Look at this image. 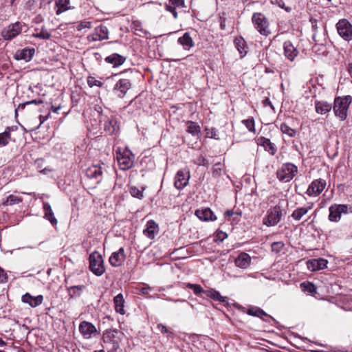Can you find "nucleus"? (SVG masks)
<instances>
[{"label":"nucleus","instance_id":"nucleus-1","mask_svg":"<svg viewBox=\"0 0 352 352\" xmlns=\"http://www.w3.org/2000/svg\"><path fill=\"white\" fill-rule=\"evenodd\" d=\"M351 102L352 97L351 96L336 98L333 105L335 116L340 118V120H345L347 117V111Z\"/></svg>","mask_w":352,"mask_h":352},{"label":"nucleus","instance_id":"nucleus-2","mask_svg":"<svg viewBox=\"0 0 352 352\" xmlns=\"http://www.w3.org/2000/svg\"><path fill=\"white\" fill-rule=\"evenodd\" d=\"M89 270L97 276H102L105 272L104 261L101 254L98 252H92L89 257Z\"/></svg>","mask_w":352,"mask_h":352},{"label":"nucleus","instance_id":"nucleus-3","mask_svg":"<svg viewBox=\"0 0 352 352\" xmlns=\"http://www.w3.org/2000/svg\"><path fill=\"white\" fill-rule=\"evenodd\" d=\"M298 168L292 163L283 164L277 170V178L283 182L291 181L297 173Z\"/></svg>","mask_w":352,"mask_h":352},{"label":"nucleus","instance_id":"nucleus-4","mask_svg":"<svg viewBox=\"0 0 352 352\" xmlns=\"http://www.w3.org/2000/svg\"><path fill=\"white\" fill-rule=\"evenodd\" d=\"M254 28L263 36H267L271 34L269 22L265 16L259 12L254 13L252 17Z\"/></svg>","mask_w":352,"mask_h":352},{"label":"nucleus","instance_id":"nucleus-5","mask_svg":"<svg viewBox=\"0 0 352 352\" xmlns=\"http://www.w3.org/2000/svg\"><path fill=\"white\" fill-rule=\"evenodd\" d=\"M116 158L122 170H128L133 166L134 155L130 150L124 148L122 151L119 148L116 151Z\"/></svg>","mask_w":352,"mask_h":352},{"label":"nucleus","instance_id":"nucleus-6","mask_svg":"<svg viewBox=\"0 0 352 352\" xmlns=\"http://www.w3.org/2000/svg\"><path fill=\"white\" fill-rule=\"evenodd\" d=\"M283 216V210L280 206H275L267 211V214L263 218V223L268 227L277 225Z\"/></svg>","mask_w":352,"mask_h":352},{"label":"nucleus","instance_id":"nucleus-7","mask_svg":"<svg viewBox=\"0 0 352 352\" xmlns=\"http://www.w3.org/2000/svg\"><path fill=\"white\" fill-rule=\"evenodd\" d=\"M338 34L345 41L352 40V24L345 19H340L336 23Z\"/></svg>","mask_w":352,"mask_h":352},{"label":"nucleus","instance_id":"nucleus-8","mask_svg":"<svg viewBox=\"0 0 352 352\" xmlns=\"http://www.w3.org/2000/svg\"><path fill=\"white\" fill-rule=\"evenodd\" d=\"M131 87L132 84L130 80L122 78L116 82L113 88V92L117 97L123 98Z\"/></svg>","mask_w":352,"mask_h":352},{"label":"nucleus","instance_id":"nucleus-9","mask_svg":"<svg viewBox=\"0 0 352 352\" xmlns=\"http://www.w3.org/2000/svg\"><path fill=\"white\" fill-rule=\"evenodd\" d=\"M104 130L109 135L116 134L119 131V125L116 118L113 116H105L104 118Z\"/></svg>","mask_w":352,"mask_h":352},{"label":"nucleus","instance_id":"nucleus-10","mask_svg":"<svg viewBox=\"0 0 352 352\" xmlns=\"http://www.w3.org/2000/svg\"><path fill=\"white\" fill-rule=\"evenodd\" d=\"M22 25L19 22L11 24L4 28L1 32L2 36L6 40H10L16 37L21 31Z\"/></svg>","mask_w":352,"mask_h":352},{"label":"nucleus","instance_id":"nucleus-11","mask_svg":"<svg viewBox=\"0 0 352 352\" xmlns=\"http://www.w3.org/2000/svg\"><path fill=\"white\" fill-rule=\"evenodd\" d=\"M79 331L85 339H90L97 333L96 327L91 322L82 321L79 324Z\"/></svg>","mask_w":352,"mask_h":352},{"label":"nucleus","instance_id":"nucleus-12","mask_svg":"<svg viewBox=\"0 0 352 352\" xmlns=\"http://www.w3.org/2000/svg\"><path fill=\"white\" fill-rule=\"evenodd\" d=\"M118 334L119 331L116 329L106 330L102 335L104 347L120 342V338L118 337Z\"/></svg>","mask_w":352,"mask_h":352},{"label":"nucleus","instance_id":"nucleus-13","mask_svg":"<svg viewBox=\"0 0 352 352\" xmlns=\"http://www.w3.org/2000/svg\"><path fill=\"white\" fill-rule=\"evenodd\" d=\"M326 181L322 179L313 181L307 190L309 196H316L322 192L326 186Z\"/></svg>","mask_w":352,"mask_h":352},{"label":"nucleus","instance_id":"nucleus-14","mask_svg":"<svg viewBox=\"0 0 352 352\" xmlns=\"http://www.w3.org/2000/svg\"><path fill=\"white\" fill-rule=\"evenodd\" d=\"M88 39L91 41H98L108 39L109 30L108 28L103 25L96 27L94 32L88 36Z\"/></svg>","mask_w":352,"mask_h":352},{"label":"nucleus","instance_id":"nucleus-15","mask_svg":"<svg viewBox=\"0 0 352 352\" xmlns=\"http://www.w3.org/2000/svg\"><path fill=\"white\" fill-rule=\"evenodd\" d=\"M190 173L188 171L178 170L175 177V187L178 190L183 189L188 185Z\"/></svg>","mask_w":352,"mask_h":352},{"label":"nucleus","instance_id":"nucleus-16","mask_svg":"<svg viewBox=\"0 0 352 352\" xmlns=\"http://www.w3.org/2000/svg\"><path fill=\"white\" fill-rule=\"evenodd\" d=\"M126 255L124 253V249L123 248H120L117 252L111 254L109 261L113 267H120L123 264Z\"/></svg>","mask_w":352,"mask_h":352},{"label":"nucleus","instance_id":"nucleus-17","mask_svg":"<svg viewBox=\"0 0 352 352\" xmlns=\"http://www.w3.org/2000/svg\"><path fill=\"white\" fill-rule=\"evenodd\" d=\"M349 207L345 204L331 206V221L338 222L341 219L342 214H347Z\"/></svg>","mask_w":352,"mask_h":352},{"label":"nucleus","instance_id":"nucleus-18","mask_svg":"<svg viewBox=\"0 0 352 352\" xmlns=\"http://www.w3.org/2000/svg\"><path fill=\"white\" fill-rule=\"evenodd\" d=\"M85 174L88 178L96 180V184H99L102 177V167L97 165H92L86 169Z\"/></svg>","mask_w":352,"mask_h":352},{"label":"nucleus","instance_id":"nucleus-19","mask_svg":"<svg viewBox=\"0 0 352 352\" xmlns=\"http://www.w3.org/2000/svg\"><path fill=\"white\" fill-rule=\"evenodd\" d=\"M195 215L201 221H214L217 219L215 214L209 208H199L195 211Z\"/></svg>","mask_w":352,"mask_h":352},{"label":"nucleus","instance_id":"nucleus-20","mask_svg":"<svg viewBox=\"0 0 352 352\" xmlns=\"http://www.w3.org/2000/svg\"><path fill=\"white\" fill-rule=\"evenodd\" d=\"M283 50L285 56L289 60H294L298 54V51L291 41H287L283 43Z\"/></svg>","mask_w":352,"mask_h":352},{"label":"nucleus","instance_id":"nucleus-21","mask_svg":"<svg viewBox=\"0 0 352 352\" xmlns=\"http://www.w3.org/2000/svg\"><path fill=\"white\" fill-rule=\"evenodd\" d=\"M328 261L324 258H315L309 260L307 262V268L310 271H317L324 269L327 267Z\"/></svg>","mask_w":352,"mask_h":352},{"label":"nucleus","instance_id":"nucleus-22","mask_svg":"<svg viewBox=\"0 0 352 352\" xmlns=\"http://www.w3.org/2000/svg\"><path fill=\"white\" fill-rule=\"evenodd\" d=\"M22 302L28 304L32 307H36L42 304L43 301V296L38 295L37 296H33L29 293H26L22 296Z\"/></svg>","mask_w":352,"mask_h":352},{"label":"nucleus","instance_id":"nucleus-23","mask_svg":"<svg viewBox=\"0 0 352 352\" xmlns=\"http://www.w3.org/2000/svg\"><path fill=\"white\" fill-rule=\"evenodd\" d=\"M250 263L251 257L245 252H241L239 254L234 261L236 266L242 269L248 268L250 266Z\"/></svg>","mask_w":352,"mask_h":352},{"label":"nucleus","instance_id":"nucleus-24","mask_svg":"<svg viewBox=\"0 0 352 352\" xmlns=\"http://www.w3.org/2000/svg\"><path fill=\"white\" fill-rule=\"evenodd\" d=\"M104 60L107 63L112 65L113 67H117L122 65L125 62L126 58L117 53H113L107 56Z\"/></svg>","mask_w":352,"mask_h":352},{"label":"nucleus","instance_id":"nucleus-25","mask_svg":"<svg viewBox=\"0 0 352 352\" xmlns=\"http://www.w3.org/2000/svg\"><path fill=\"white\" fill-rule=\"evenodd\" d=\"M144 234L151 239H154L158 232V226L153 220H149L143 231Z\"/></svg>","mask_w":352,"mask_h":352},{"label":"nucleus","instance_id":"nucleus-26","mask_svg":"<svg viewBox=\"0 0 352 352\" xmlns=\"http://www.w3.org/2000/svg\"><path fill=\"white\" fill-rule=\"evenodd\" d=\"M177 42L186 50H189L195 45L194 41L188 32L184 33L182 36L179 37Z\"/></svg>","mask_w":352,"mask_h":352},{"label":"nucleus","instance_id":"nucleus-27","mask_svg":"<svg viewBox=\"0 0 352 352\" xmlns=\"http://www.w3.org/2000/svg\"><path fill=\"white\" fill-rule=\"evenodd\" d=\"M35 50L34 48L32 49H23L20 51H17L15 54V58L17 60H25L29 61L32 59L34 56Z\"/></svg>","mask_w":352,"mask_h":352},{"label":"nucleus","instance_id":"nucleus-28","mask_svg":"<svg viewBox=\"0 0 352 352\" xmlns=\"http://www.w3.org/2000/svg\"><path fill=\"white\" fill-rule=\"evenodd\" d=\"M113 303L115 305V310L117 313H119L122 315L125 314L124 311V299L123 295L122 294H118L113 298Z\"/></svg>","mask_w":352,"mask_h":352},{"label":"nucleus","instance_id":"nucleus-29","mask_svg":"<svg viewBox=\"0 0 352 352\" xmlns=\"http://www.w3.org/2000/svg\"><path fill=\"white\" fill-rule=\"evenodd\" d=\"M43 208L45 212V218L47 219L52 225H56L58 221L54 217L50 204L48 202H43Z\"/></svg>","mask_w":352,"mask_h":352},{"label":"nucleus","instance_id":"nucleus-30","mask_svg":"<svg viewBox=\"0 0 352 352\" xmlns=\"http://www.w3.org/2000/svg\"><path fill=\"white\" fill-rule=\"evenodd\" d=\"M235 47L237 49L241 56H244L247 54V44L245 41L242 37H236L234 40Z\"/></svg>","mask_w":352,"mask_h":352},{"label":"nucleus","instance_id":"nucleus-31","mask_svg":"<svg viewBox=\"0 0 352 352\" xmlns=\"http://www.w3.org/2000/svg\"><path fill=\"white\" fill-rule=\"evenodd\" d=\"M186 131L192 135H199L201 133V127L200 126L195 122L192 121H187L186 122Z\"/></svg>","mask_w":352,"mask_h":352},{"label":"nucleus","instance_id":"nucleus-32","mask_svg":"<svg viewBox=\"0 0 352 352\" xmlns=\"http://www.w3.org/2000/svg\"><path fill=\"white\" fill-rule=\"evenodd\" d=\"M246 313L250 316L258 317L265 321L267 320L264 317H270L262 309L257 307H250Z\"/></svg>","mask_w":352,"mask_h":352},{"label":"nucleus","instance_id":"nucleus-33","mask_svg":"<svg viewBox=\"0 0 352 352\" xmlns=\"http://www.w3.org/2000/svg\"><path fill=\"white\" fill-rule=\"evenodd\" d=\"M70 0H56V6L57 10L56 11V15H60L63 12H65L70 9L69 6Z\"/></svg>","mask_w":352,"mask_h":352},{"label":"nucleus","instance_id":"nucleus-34","mask_svg":"<svg viewBox=\"0 0 352 352\" xmlns=\"http://www.w3.org/2000/svg\"><path fill=\"white\" fill-rule=\"evenodd\" d=\"M311 209V207H300L294 210L292 217L296 221H300Z\"/></svg>","mask_w":352,"mask_h":352},{"label":"nucleus","instance_id":"nucleus-35","mask_svg":"<svg viewBox=\"0 0 352 352\" xmlns=\"http://www.w3.org/2000/svg\"><path fill=\"white\" fill-rule=\"evenodd\" d=\"M260 144L263 146L266 151H267L272 155H274L276 149L274 144L271 142L270 140L265 138H261L258 139Z\"/></svg>","mask_w":352,"mask_h":352},{"label":"nucleus","instance_id":"nucleus-36","mask_svg":"<svg viewBox=\"0 0 352 352\" xmlns=\"http://www.w3.org/2000/svg\"><path fill=\"white\" fill-rule=\"evenodd\" d=\"M10 131V127L8 126L3 132L0 133V147L6 146L9 144L11 140Z\"/></svg>","mask_w":352,"mask_h":352},{"label":"nucleus","instance_id":"nucleus-37","mask_svg":"<svg viewBox=\"0 0 352 352\" xmlns=\"http://www.w3.org/2000/svg\"><path fill=\"white\" fill-rule=\"evenodd\" d=\"M85 288L83 285L71 286L67 288L69 296L70 298L79 297Z\"/></svg>","mask_w":352,"mask_h":352},{"label":"nucleus","instance_id":"nucleus-38","mask_svg":"<svg viewBox=\"0 0 352 352\" xmlns=\"http://www.w3.org/2000/svg\"><path fill=\"white\" fill-rule=\"evenodd\" d=\"M315 106L318 113L325 114L330 111V106L327 102L316 101Z\"/></svg>","mask_w":352,"mask_h":352},{"label":"nucleus","instance_id":"nucleus-39","mask_svg":"<svg viewBox=\"0 0 352 352\" xmlns=\"http://www.w3.org/2000/svg\"><path fill=\"white\" fill-rule=\"evenodd\" d=\"M301 289L308 294L314 296L316 293V287L310 282H303L300 283Z\"/></svg>","mask_w":352,"mask_h":352},{"label":"nucleus","instance_id":"nucleus-40","mask_svg":"<svg viewBox=\"0 0 352 352\" xmlns=\"http://www.w3.org/2000/svg\"><path fill=\"white\" fill-rule=\"evenodd\" d=\"M205 294L208 297H210V298L214 299V300H217V301H219L221 302H225L226 301V297L222 296L219 292L214 290V289L206 290Z\"/></svg>","mask_w":352,"mask_h":352},{"label":"nucleus","instance_id":"nucleus-41","mask_svg":"<svg viewBox=\"0 0 352 352\" xmlns=\"http://www.w3.org/2000/svg\"><path fill=\"white\" fill-rule=\"evenodd\" d=\"M22 201V199L18 196L10 195H9L6 200L3 202V204L5 206H12L15 204H19Z\"/></svg>","mask_w":352,"mask_h":352},{"label":"nucleus","instance_id":"nucleus-42","mask_svg":"<svg viewBox=\"0 0 352 352\" xmlns=\"http://www.w3.org/2000/svg\"><path fill=\"white\" fill-rule=\"evenodd\" d=\"M280 129L283 133L287 135L290 138H293L296 135V131L289 126L286 123H282Z\"/></svg>","mask_w":352,"mask_h":352},{"label":"nucleus","instance_id":"nucleus-43","mask_svg":"<svg viewBox=\"0 0 352 352\" xmlns=\"http://www.w3.org/2000/svg\"><path fill=\"white\" fill-rule=\"evenodd\" d=\"M144 190V188H142L141 189H139L136 186H131L130 188L129 192L130 194L135 198H138L139 199H142L144 197L143 191Z\"/></svg>","mask_w":352,"mask_h":352},{"label":"nucleus","instance_id":"nucleus-44","mask_svg":"<svg viewBox=\"0 0 352 352\" xmlns=\"http://www.w3.org/2000/svg\"><path fill=\"white\" fill-rule=\"evenodd\" d=\"M185 285H186V287L192 289L193 291V292L195 293V294H196V295H199L202 293L205 294V292H206V290H204L202 288V287L199 285L192 284V283H186Z\"/></svg>","mask_w":352,"mask_h":352},{"label":"nucleus","instance_id":"nucleus-45","mask_svg":"<svg viewBox=\"0 0 352 352\" xmlns=\"http://www.w3.org/2000/svg\"><path fill=\"white\" fill-rule=\"evenodd\" d=\"M242 123L245 126L249 131L255 133V123L253 118L243 120Z\"/></svg>","mask_w":352,"mask_h":352},{"label":"nucleus","instance_id":"nucleus-46","mask_svg":"<svg viewBox=\"0 0 352 352\" xmlns=\"http://www.w3.org/2000/svg\"><path fill=\"white\" fill-rule=\"evenodd\" d=\"M87 84L90 87H93L94 86L100 87L102 86V82L93 76H89L87 78Z\"/></svg>","mask_w":352,"mask_h":352},{"label":"nucleus","instance_id":"nucleus-47","mask_svg":"<svg viewBox=\"0 0 352 352\" xmlns=\"http://www.w3.org/2000/svg\"><path fill=\"white\" fill-rule=\"evenodd\" d=\"M34 36L42 39H49L51 37V34L44 28H42L40 32L34 34Z\"/></svg>","mask_w":352,"mask_h":352},{"label":"nucleus","instance_id":"nucleus-48","mask_svg":"<svg viewBox=\"0 0 352 352\" xmlns=\"http://www.w3.org/2000/svg\"><path fill=\"white\" fill-rule=\"evenodd\" d=\"M212 175L214 177H217L221 175L222 164L221 163L215 164L212 167Z\"/></svg>","mask_w":352,"mask_h":352},{"label":"nucleus","instance_id":"nucleus-49","mask_svg":"<svg viewBox=\"0 0 352 352\" xmlns=\"http://www.w3.org/2000/svg\"><path fill=\"white\" fill-rule=\"evenodd\" d=\"M105 348L107 352H122V350L120 346V342L115 343V344L110 345Z\"/></svg>","mask_w":352,"mask_h":352},{"label":"nucleus","instance_id":"nucleus-50","mask_svg":"<svg viewBox=\"0 0 352 352\" xmlns=\"http://www.w3.org/2000/svg\"><path fill=\"white\" fill-rule=\"evenodd\" d=\"M206 135L210 138L219 139L217 131L214 128L206 129Z\"/></svg>","mask_w":352,"mask_h":352},{"label":"nucleus","instance_id":"nucleus-51","mask_svg":"<svg viewBox=\"0 0 352 352\" xmlns=\"http://www.w3.org/2000/svg\"><path fill=\"white\" fill-rule=\"evenodd\" d=\"M273 4L276 5L277 6L285 9L287 12H290L292 10V8L289 7H286L285 2L283 0H272L271 1Z\"/></svg>","mask_w":352,"mask_h":352},{"label":"nucleus","instance_id":"nucleus-52","mask_svg":"<svg viewBox=\"0 0 352 352\" xmlns=\"http://www.w3.org/2000/svg\"><path fill=\"white\" fill-rule=\"evenodd\" d=\"M157 329L162 333H164V334H166L167 336H172L173 335V333L172 331H170L169 329H168V328L162 324H157Z\"/></svg>","mask_w":352,"mask_h":352},{"label":"nucleus","instance_id":"nucleus-53","mask_svg":"<svg viewBox=\"0 0 352 352\" xmlns=\"http://www.w3.org/2000/svg\"><path fill=\"white\" fill-rule=\"evenodd\" d=\"M195 163L198 166H208V160L202 155H200L198 158H197L196 160L195 161Z\"/></svg>","mask_w":352,"mask_h":352},{"label":"nucleus","instance_id":"nucleus-54","mask_svg":"<svg viewBox=\"0 0 352 352\" xmlns=\"http://www.w3.org/2000/svg\"><path fill=\"white\" fill-rule=\"evenodd\" d=\"M43 103V101L41 100H32L31 101H28V102H26L25 103H22V104H20L17 108V109L16 110V112H17V111L19 109H20L21 108L22 109H24L26 105H29V104H41Z\"/></svg>","mask_w":352,"mask_h":352},{"label":"nucleus","instance_id":"nucleus-55","mask_svg":"<svg viewBox=\"0 0 352 352\" xmlns=\"http://www.w3.org/2000/svg\"><path fill=\"white\" fill-rule=\"evenodd\" d=\"M176 8L168 3L166 5V10L170 12H171L175 19L177 18V12L176 11Z\"/></svg>","mask_w":352,"mask_h":352},{"label":"nucleus","instance_id":"nucleus-56","mask_svg":"<svg viewBox=\"0 0 352 352\" xmlns=\"http://www.w3.org/2000/svg\"><path fill=\"white\" fill-rule=\"evenodd\" d=\"M168 3L177 8L184 7V0H168Z\"/></svg>","mask_w":352,"mask_h":352},{"label":"nucleus","instance_id":"nucleus-57","mask_svg":"<svg viewBox=\"0 0 352 352\" xmlns=\"http://www.w3.org/2000/svg\"><path fill=\"white\" fill-rule=\"evenodd\" d=\"M283 248V243L282 242H274L272 244V250L276 252H278Z\"/></svg>","mask_w":352,"mask_h":352},{"label":"nucleus","instance_id":"nucleus-58","mask_svg":"<svg viewBox=\"0 0 352 352\" xmlns=\"http://www.w3.org/2000/svg\"><path fill=\"white\" fill-rule=\"evenodd\" d=\"M151 290L152 288L146 285H144L139 289L140 293L142 294H148Z\"/></svg>","mask_w":352,"mask_h":352},{"label":"nucleus","instance_id":"nucleus-59","mask_svg":"<svg viewBox=\"0 0 352 352\" xmlns=\"http://www.w3.org/2000/svg\"><path fill=\"white\" fill-rule=\"evenodd\" d=\"M91 23L89 21H82L78 27V30H82L84 28H91Z\"/></svg>","mask_w":352,"mask_h":352},{"label":"nucleus","instance_id":"nucleus-60","mask_svg":"<svg viewBox=\"0 0 352 352\" xmlns=\"http://www.w3.org/2000/svg\"><path fill=\"white\" fill-rule=\"evenodd\" d=\"M8 276L6 272L0 267V283H5L7 281Z\"/></svg>","mask_w":352,"mask_h":352},{"label":"nucleus","instance_id":"nucleus-61","mask_svg":"<svg viewBox=\"0 0 352 352\" xmlns=\"http://www.w3.org/2000/svg\"><path fill=\"white\" fill-rule=\"evenodd\" d=\"M263 104L264 107L270 106L272 109H274L273 105L272 104V102L268 98H266L263 100Z\"/></svg>","mask_w":352,"mask_h":352},{"label":"nucleus","instance_id":"nucleus-62","mask_svg":"<svg viewBox=\"0 0 352 352\" xmlns=\"http://www.w3.org/2000/svg\"><path fill=\"white\" fill-rule=\"evenodd\" d=\"M50 113H48L47 116H39V120H40V125L42 124L45 120H47L48 119V118L50 117Z\"/></svg>","mask_w":352,"mask_h":352},{"label":"nucleus","instance_id":"nucleus-63","mask_svg":"<svg viewBox=\"0 0 352 352\" xmlns=\"http://www.w3.org/2000/svg\"><path fill=\"white\" fill-rule=\"evenodd\" d=\"M226 236H227L226 233L223 232H220L219 233L217 234V237L221 241H223Z\"/></svg>","mask_w":352,"mask_h":352},{"label":"nucleus","instance_id":"nucleus-64","mask_svg":"<svg viewBox=\"0 0 352 352\" xmlns=\"http://www.w3.org/2000/svg\"><path fill=\"white\" fill-rule=\"evenodd\" d=\"M347 69L352 77V63L349 64Z\"/></svg>","mask_w":352,"mask_h":352}]
</instances>
